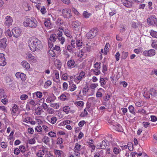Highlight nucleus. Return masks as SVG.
<instances>
[{
	"label": "nucleus",
	"mask_w": 157,
	"mask_h": 157,
	"mask_svg": "<svg viewBox=\"0 0 157 157\" xmlns=\"http://www.w3.org/2000/svg\"><path fill=\"white\" fill-rule=\"evenodd\" d=\"M28 43L30 50L32 52H35L36 49H42L43 47L40 41L34 37L30 38Z\"/></svg>",
	"instance_id": "f257e3e1"
},
{
	"label": "nucleus",
	"mask_w": 157,
	"mask_h": 157,
	"mask_svg": "<svg viewBox=\"0 0 157 157\" xmlns=\"http://www.w3.org/2000/svg\"><path fill=\"white\" fill-rule=\"evenodd\" d=\"M57 35V36L55 34L51 35L49 38V41L54 42L57 38L58 40L60 42V43L62 44H63L65 41V39L64 37L62 36V33L59 31Z\"/></svg>",
	"instance_id": "f03ea898"
},
{
	"label": "nucleus",
	"mask_w": 157,
	"mask_h": 157,
	"mask_svg": "<svg viewBox=\"0 0 157 157\" xmlns=\"http://www.w3.org/2000/svg\"><path fill=\"white\" fill-rule=\"evenodd\" d=\"M37 22L34 18H27L23 22V25L26 27L35 28L37 25Z\"/></svg>",
	"instance_id": "7ed1b4c3"
},
{
	"label": "nucleus",
	"mask_w": 157,
	"mask_h": 157,
	"mask_svg": "<svg viewBox=\"0 0 157 157\" xmlns=\"http://www.w3.org/2000/svg\"><path fill=\"white\" fill-rule=\"evenodd\" d=\"M97 32V30L96 29H92L87 33L86 37L88 39L92 38L96 36Z\"/></svg>",
	"instance_id": "20e7f679"
},
{
	"label": "nucleus",
	"mask_w": 157,
	"mask_h": 157,
	"mask_svg": "<svg viewBox=\"0 0 157 157\" xmlns=\"http://www.w3.org/2000/svg\"><path fill=\"white\" fill-rule=\"evenodd\" d=\"M12 32L13 36L16 37H18L20 36L21 33V30L18 28H13L12 30Z\"/></svg>",
	"instance_id": "39448f33"
},
{
	"label": "nucleus",
	"mask_w": 157,
	"mask_h": 157,
	"mask_svg": "<svg viewBox=\"0 0 157 157\" xmlns=\"http://www.w3.org/2000/svg\"><path fill=\"white\" fill-rule=\"evenodd\" d=\"M62 13L65 17L70 18L71 16V11L68 9H64L63 10Z\"/></svg>",
	"instance_id": "423d86ee"
},
{
	"label": "nucleus",
	"mask_w": 157,
	"mask_h": 157,
	"mask_svg": "<svg viewBox=\"0 0 157 157\" xmlns=\"http://www.w3.org/2000/svg\"><path fill=\"white\" fill-rule=\"evenodd\" d=\"M155 16V15L151 16L149 18L147 19V22L148 24L154 25V22L156 20Z\"/></svg>",
	"instance_id": "0eeeda50"
},
{
	"label": "nucleus",
	"mask_w": 157,
	"mask_h": 157,
	"mask_svg": "<svg viewBox=\"0 0 157 157\" xmlns=\"http://www.w3.org/2000/svg\"><path fill=\"white\" fill-rule=\"evenodd\" d=\"M7 39L4 38L0 40V48L4 49L7 45Z\"/></svg>",
	"instance_id": "6e6552de"
},
{
	"label": "nucleus",
	"mask_w": 157,
	"mask_h": 157,
	"mask_svg": "<svg viewBox=\"0 0 157 157\" xmlns=\"http://www.w3.org/2000/svg\"><path fill=\"white\" fill-rule=\"evenodd\" d=\"M6 63L5 55L3 53H0V66H4Z\"/></svg>",
	"instance_id": "1a4fd4ad"
},
{
	"label": "nucleus",
	"mask_w": 157,
	"mask_h": 157,
	"mask_svg": "<svg viewBox=\"0 0 157 157\" xmlns=\"http://www.w3.org/2000/svg\"><path fill=\"white\" fill-rule=\"evenodd\" d=\"M5 19L6 21L5 24L6 25L9 26L12 25L13 20L11 17L8 16L6 17Z\"/></svg>",
	"instance_id": "9d476101"
},
{
	"label": "nucleus",
	"mask_w": 157,
	"mask_h": 157,
	"mask_svg": "<svg viewBox=\"0 0 157 157\" xmlns=\"http://www.w3.org/2000/svg\"><path fill=\"white\" fill-rule=\"evenodd\" d=\"M123 4L126 7H130L132 5V2L129 0H121Z\"/></svg>",
	"instance_id": "9b49d317"
},
{
	"label": "nucleus",
	"mask_w": 157,
	"mask_h": 157,
	"mask_svg": "<svg viewBox=\"0 0 157 157\" xmlns=\"http://www.w3.org/2000/svg\"><path fill=\"white\" fill-rule=\"evenodd\" d=\"M108 142L106 140L102 141L100 144V148L101 149H105L107 145Z\"/></svg>",
	"instance_id": "f8f14e48"
},
{
	"label": "nucleus",
	"mask_w": 157,
	"mask_h": 157,
	"mask_svg": "<svg viewBox=\"0 0 157 157\" xmlns=\"http://www.w3.org/2000/svg\"><path fill=\"white\" fill-rule=\"evenodd\" d=\"M72 25L73 27L76 29L75 30L77 31H78L80 28L79 24L77 21L73 22Z\"/></svg>",
	"instance_id": "ddd939ff"
},
{
	"label": "nucleus",
	"mask_w": 157,
	"mask_h": 157,
	"mask_svg": "<svg viewBox=\"0 0 157 157\" xmlns=\"http://www.w3.org/2000/svg\"><path fill=\"white\" fill-rule=\"evenodd\" d=\"M114 127L115 128H114L117 131H118L119 132H122V127L119 124H116L115 125H114Z\"/></svg>",
	"instance_id": "4468645a"
},
{
	"label": "nucleus",
	"mask_w": 157,
	"mask_h": 157,
	"mask_svg": "<svg viewBox=\"0 0 157 157\" xmlns=\"http://www.w3.org/2000/svg\"><path fill=\"white\" fill-rule=\"evenodd\" d=\"M22 65L26 69H28L30 68V65L26 61H23L22 62Z\"/></svg>",
	"instance_id": "2eb2a0df"
},
{
	"label": "nucleus",
	"mask_w": 157,
	"mask_h": 157,
	"mask_svg": "<svg viewBox=\"0 0 157 157\" xmlns=\"http://www.w3.org/2000/svg\"><path fill=\"white\" fill-rule=\"evenodd\" d=\"M128 109L130 113L134 115H136V113L134 110V108L132 105H130L128 107Z\"/></svg>",
	"instance_id": "dca6fc26"
},
{
	"label": "nucleus",
	"mask_w": 157,
	"mask_h": 157,
	"mask_svg": "<svg viewBox=\"0 0 157 157\" xmlns=\"http://www.w3.org/2000/svg\"><path fill=\"white\" fill-rule=\"evenodd\" d=\"M74 149L75 152H76L77 151H80L81 149V145L78 143H76L75 144Z\"/></svg>",
	"instance_id": "f3484780"
},
{
	"label": "nucleus",
	"mask_w": 157,
	"mask_h": 157,
	"mask_svg": "<svg viewBox=\"0 0 157 157\" xmlns=\"http://www.w3.org/2000/svg\"><path fill=\"white\" fill-rule=\"evenodd\" d=\"M50 106L52 107H54L55 109H58L59 108V103H52L50 104Z\"/></svg>",
	"instance_id": "a211bd4d"
},
{
	"label": "nucleus",
	"mask_w": 157,
	"mask_h": 157,
	"mask_svg": "<svg viewBox=\"0 0 157 157\" xmlns=\"http://www.w3.org/2000/svg\"><path fill=\"white\" fill-rule=\"evenodd\" d=\"M44 25L47 27H50L51 26V23L50 21L49 20H45L44 22Z\"/></svg>",
	"instance_id": "6ab92c4d"
},
{
	"label": "nucleus",
	"mask_w": 157,
	"mask_h": 157,
	"mask_svg": "<svg viewBox=\"0 0 157 157\" xmlns=\"http://www.w3.org/2000/svg\"><path fill=\"white\" fill-rule=\"evenodd\" d=\"M121 151V149L119 148L114 147L113 148V152L116 155L119 154Z\"/></svg>",
	"instance_id": "aec40b11"
},
{
	"label": "nucleus",
	"mask_w": 157,
	"mask_h": 157,
	"mask_svg": "<svg viewBox=\"0 0 157 157\" xmlns=\"http://www.w3.org/2000/svg\"><path fill=\"white\" fill-rule=\"evenodd\" d=\"M75 62L74 60L72 59L69 60L67 63V66L69 67L73 66L75 64Z\"/></svg>",
	"instance_id": "412c9836"
},
{
	"label": "nucleus",
	"mask_w": 157,
	"mask_h": 157,
	"mask_svg": "<svg viewBox=\"0 0 157 157\" xmlns=\"http://www.w3.org/2000/svg\"><path fill=\"white\" fill-rule=\"evenodd\" d=\"M149 56H152L155 55V50L154 49H150L148 50Z\"/></svg>",
	"instance_id": "4be33fe9"
},
{
	"label": "nucleus",
	"mask_w": 157,
	"mask_h": 157,
	"mask_svg": "<svg viewBox=\"0 0 157 157\" xmlns=\"http://www.w3.org/2000/svg\"><path fill=\"white\" fill-rule=\"evenodd\" d=\"M150 91L151 96H157V92L156 90L153 89H151Z\"/></svg>",
	"instance_id": "5701e85b"
},
{
	"label": "nucleus",
	"mask_w": 157,
	"mask_h": 157,
	"mask_svg": "<svg viewBox=\"0 0 157 157\" xmlns=\"http://www.w3.org/2000/svg\"><path fill=\"white\" fill-rule=\"evenodd\" d=\"M150 34L153 37L157 38V32L151 30L150 32Z\"/></svg>",
	"instance_id": "b1692460"
},
{
	"label": "nucleus",
	"mask_w": 157,
	"mask_h": 157,
	"mask_svg": "<svg viewBox=\"0 0 157 157\" xmlns=\"http://www.w3.org/2000/svg\"><path fill=\"white\" fill-rule=\"evenodd\" d=\"M54 153L56 155H58V157H61V154L63 153V151L58 150H55Z\"/></svg>",
	"instance_id": "393cba45"
},
{
	"label": "nucleus",
	"mask_w": 157,
	"mask_h": 157,
	"mask_svg": "<svg viewBox=\"0 0 157 157\" xmlns=\"http://www.w3.org/2000/svg\"><path fill=\"white\" fill-rule=\"evenodd\" d=\"M28 104L32 108H33V107L36 105L35 101L33 100H31L28 103Z\"/></svg>",
	"instance_id": "a878e982"
},
{
	"label": "nucleus",
	"mask_w": 157,
	"mask_h": 157,
	"mask_svg": "<svg viewBox=\"0 0 157 157\" xmlns=\"http://www.w3.org/2000/svg\"><path fill=\"white\" fill-rule=\"evenodd\" d=\"M50 138L48 137L44 136L42 139L43 141L45 144H47L49 141Z\"/></svg>",
	"instance_id": "bb28decb"
},
{
	"label": "nucleus",
	"mask_w": 157,
	"mask_h": 157,
	"mask_svg": "<svg viewBox=\"0 0 157 157\" xmlns=\"http://www.w3.org/2000/svg\"><path fill=\"white\" fill-rule=\"evenodd\" d=\"M18 110L17 106L16 104H14L12 108V112L14 113H15L17 112Z\"/></svg>",
	"instance_id": "cd10ccee"
},
{
	"label": "nucleus",
	"mask_w": 157,
	"mask_h": 157,
	"mask_svg": "<svg viewBox=\"0 0 157 157\" xmlns=\"http://www.w3.org/2000/svg\"><path fill=\"white\" fill-rule=\"evenodd\" d=\"M144 96L147 98H149L151 97L150 92H144L143 94Z\"/></svg>",
	"instance_id": "c85d7f7f"
},
{
	"label": "nucleus",
	"mask_w": 157,
	"mask_h": 157,
	"mask_svg": "<svg viewBox=\"0 0 157 157\" xmlns=\"http://www.w3.org/2000/svg\"><path fill=\"white\" fill-rule=\"evenodd\" d=\"M83 15V16L86 18H88L91 15V13H88L87 12L85 11L84 12Z\"/></svg>",
	"instance_id": "c756f323"
},
{
	"label": "nucleus",
	"mask_w": 157,
	"mask_h": 157,
	"mask_svg": "<svg viewBox=\"0 0 157 157\" xmlns=\"http://www.w3.org/2000/svg\"><path fill=\"white\" fill-rule=\"evenodd\" d=\"M26 58L27 59H29L30 60L34 59V57L30 53L28 54L26 56Z\"/></svg>",
	"instance_id": "7c9ffc66"
},
{
	"label": "nucleus",
	"mask_w": 157,
	"mask_h": 157,
	"mask_svg": "<svg viewBox=\"0 0 157 157\" xmlns=\"http://www.w3.org/2000/svg\"><path fill=\"white\" fill-rule=\"evenodd\" d=\"M109 45V43H107L105 45L104 51V53L105 55L107 54L108 52L107 50Z\"/></svg>",
	"instance_id": "2f4dec72"
},
{
	"label": "nucleus",
	"mask_w": 157,
	"mask_h": 157,
	"mask_svg": "<svg viewBox=\"0 0 157 157\" xmlns=\"http://www.w3.org/2000/svg\"><path fill=\"white\" fill-rule=\"evenodd\" d=\"M42 112V110L39 107L37 108L36 109V113L37 115H40L41 114Z\"/></svg>",
	"instance_id": "473e14b6"
},
{
	"label": "nucleus",
	"mask_w": 157,
	"mask_h": 157,
	"mask_svg": "<svg viewBox=\"0 0 157 157\" xmlns=\"http://www.w3.org/2000/svg\"><path fill=\"white\" fill-rule=\"evenodd\" d=\"M70 107L68 106L64 107L63 108V111L67 114L70 111Z\"/></svg>",
	"instance_id": "72a5a7b5"
},
{
	"label": "nucleus",
	"mask_w": 157,
	"mask_h": 157,
	"mask_svg": "<svg viewBox=\"0 0 157 157\" xmlns=\"http://www.w3.org/2000/svg\"><path fill=\"white\" fill-rule=\"evenodd\" d=\"M100 82L101 83V86L103 87V86L105 84V82L104 78H100Z\"/></svg>",
	"instance_id": "f704fd0d"
},
{
	"label": "nucleus",
	"mask_w": 157,
	"mask_h": 157,
	"mask_svg": "<svg viewBox=\"0 0 157 157\" xmlns=\"http://www.w3.org/2000/svg\"><path fill=\"white\" fill-rule=\"evenodd\" d=\"M35 129L36 131L37 132H40L42 131V128L40 126H38L35 128Z\"/></svg>",
	"instance_id": "c9c22d12"
},
{
	"label": "nucleus",
	"mask_w": 157,
	"mask_h": 157,
	"mask_svg": "<svg viewBox=\"0 0 157 157\" xmlns=\"http://www.w3.org/2000/svg\"><path fill=\"white\" fill-rule=\"evenodd\" d=\"M48 135L51 137H55L56 136V134L53 132H50L48 133Z\"/></svg>",
	"instance_id": "e433bc0d"
},
{
	"label": "nucleus",
	"mask_w": 157,
	"mask_h": 157,
	"mask_svg": "<svg viewBox=\"0 0 157 157\" xmlns=\"http://www.w3.org/2000/svg\"><path fill=\"white\" fill-rule=\"evenodd\" d=\"M48 53L52 57H54L56 56V54L55 52L52 50H50L48 51Z\"/></svg>",
	"instance_id": "4c0bfd02"
},
{
	"label": "nucleus",
	"mask_w": 157,
	"mask_h": 157,
	"mask_svg": "<svg viewBox=\"0 0 157 157\" xmlns=\"http://www.w3.org/2000/svg\"><path fill=\"white\" fill-rule=\"evenodd\" d=\"M34 94H36V95L37 98H41L42 96V94L41 92L37 91Z\"/></svg>",
	"instance_id": "58836bf2"
},
{
	"label": "nucleus",
	"mask_w": 157,
	"mask_h": 157,
	"mask_svg": "<svg viewBox=\"0 0 157 157\" xmlns=\"http://www.w3.org/2000/svg\"><path fill=\"white\" fill-rule=\"evenodd\" d=\"M47 112L49 114H52L54 113V110L53 109L49 108L47 109Z\"/></svg>",
	"instance_id": "ea45409f"
},
{
	"label": "nucleus",
	"mask_w": 157,
	"mask_h": 157,
	"mask_svg": "<svg viewBox=\"0 0 157 157\" xmlns=\"http://www.w3.org/2000/svg\"><path fill=\"white\" fill-rule=\"evenodd\" d=\"M122 58L124 59H125L128 55V53L127 52H123L122 53Z\"/></svg>",
	"instance_id": "a19ab883"
},
{
	"label": "nucleus",
	"mask_w": 157,
	"mask_h": 157,
	"mask_svg": "<svg viewBox=\"0 0 157 157\" xmlns=\"http://www.w3.org/2000/svg\"><path fill=\"white\" fill-rule=\"evenodd\" d=\"M20 78L22 81H25L26 79V75L23 73H21Z\"/></svg>",
	"instance_id": "79ce46f5"
},
{
	"label": "nucleus",
	"mask_w": 157,
	"mask_h": 157,
	"mask_svg": "<svg viewBox=\"0 0 157 157\" xmlns=\"http://www.w3.org/2000/svg\"><path fill=\"white\" fill-rule=\"evenodd\" d=\"M82 40H78L77 41L76 45L77 47H80L82 46Z\"/></svg>",
	"instance_id": "37998d69"
},
{
	"label": "nucleus",
	"mask_w": 157,
	"mask_h": 157,
	"mask_svg": "<svg viewBox=\"0 0 157 157\" xmlns=\"http://www.w3.org/2000/svg\"><path fill=\"white\" fill-rule=\"evenodd\" d=\"M101 63L97 62L94 64V67L98 69H100L101 67Z\"/></svg>",
	"instance_id": "c03bdc74"
},
{
	"label": "nucleus",
	"mask_w": 157,
	"mask_h": 157,
	"mask_svg": "<svg viewBox=\"0 0 157 157\" xmlns=\"http://www.w3.org/2000/svg\"><path fill=\"white\" fill-rule=\"evenodd\" d=\"M137 113L144 114H146V111L144 109H139L138 110Z\"/></svg>",
	"instance_id": "a18cd8bd"
},
{
	"label": "nucleus",
	"mask_w": 157,
	"mask_h": 157,
	"mask_svg": "<svg viewBox=\"0 0 157 157\" xmlns=\"http://www.w3.org/2000/svg\"><path fill=\"white\" fill-rule=\"evenodd\" d=\"M142 124L145 128H147L150 126V123L147 122H143L142 123Z\"/></svg>",
	"instance_id": "49530a36"
},
{
	"label": "nucleus",
	"mask_w": 157,
	"mask_h": 157,
	"mask_svg": "<svg viewBox=\"0 0 157 157\" xmlns=\"http://www.w3.org/2000/svg\"><path fill=\"white\" fill-rule=\"evenodd\" d=\"M57 119L56 117H53L51 119V122L52 124H55L57 121Z\"/></svg>",
	"instance_id": "de8ad7c7"
},
{
	"label": "nucleus",
	"mask_w": 157,
	"mask_h": 157,
	"mask_svg": "<svg viewBox=\"0 0 157 157\" xmlns=\"http://www.w3.org/2000/svg\"><path fill=\"white\" fill-rule=\"evenodd\" d=\"M28 98V96L26 94H22L20 97L21 99L22 100H25Z\"/></svg>",
	"instance_id": "09e8293b"
},
{
	"label": "nucleus",
	"mask_w": 157,
	"mask_h": 157,
	"mask_svg": "<svg viewBox=\"0 0 157 157\" xmlns=\"http://www.w3.org/2000/svg\"><path fill=\"white\" fill-rule=\"evenodd\" d=\"M19 149L23 153H24L25 151V147L23 145L20 146L19 147Z\"/></svg>",
	"instance_id": "8fccbe9b"
},
{
	"label": "nucleus",
	"mask_w": 157,
	"mask_h": 157,
	"mask_svg": "<svg viewBox=\"0 0 157 157\" xmlns=\"http://www.w3.org/2000/svg\"><path fill=\"white\" fill-rule=\"evenodd\" d=\"M65 33L67 36L69 37L70 38L72 37V36L70 33V31H65Z\"/></svg>",
	"instance_id": "3c124183"
},
{
	"label": "nucleus",
	"mask_w": 157,
	"mask_h": 157,
	"mask_svg": "<svg viewBox=\"0 0 157 157\" xmlns=\"http://www.w3.org/2000/svg\"><path fill=\"white\" fill-rule=\"evenodd\" d=\"M76 88V85L74 84H73L71 86V88L70 89V90L71 91H73L75 90Z\"/></svg>",
	"instance_id": "603ef678"
},
{
	"label": "nucleus",
	"mask_w": 157,
	"mask_h": 157,
	"mask_svg": "<svg viewBox=\"0 0 157 157\" xmlns=\"http://www.w3.org/2000/svg\"><path fill=\"white\" fill-rule=\"evenodd\" d=\"M63 139L62 138H58L57 140V144H61L63 143Z\"/></svg>",
	"instance_id": "864d4df0"
},
{
	"label": "nucleus",
	"mask_w": 157,
	"mask_h": 157,
	"mask_svg": "<svg viewBox=\"0 0 157 157\" xmlns=\"http://www.w3.org/2000/svg\"><path fill=\"white\" fill-rule=\"evenodd\" d=\"M60 99L61 100H65L66 99V96L64 94H62L59 97Z\"/></svg>",
	"instance_id": "5fc2aeb1"
},
{
	"label": "nucleus",
	"mask_w": 157,
	"mask_h": 157,
	"mask_svg": "<svg viewBox=\"0 0 157 157\" xmlns=\"http://www.w3.org/2000/svg\"><path fill=\"white\" fill-rule=\"evenodd\" d=\"M138 25V23L135 22L134 21L132 22V26L133 28H137Z\"/></svg>",
	"instance_id": "6e6d98bb"
},
{
	"label": "nucleus",
	"mask_w": 157,
	"mask_h": 157,
	"mask_svg": "<svg viewBox=\"0 0 157 157\" xmlns=\"http://www.w3.org/2000/svg\"><path fill=\"white\" fill-rule=\"evenodd\" d=\"M151 121L153 122H155L157 121V117L154 116H151Z\"/></svg>",
	"instance_id": "4d7b16f0"
},
{
	"label": "nucleus",
	"mask_w": 157,
	"mask_h": 157,
	"mask_svg": "<svg viewBox=\"0 0 157 157\" xmlns=\"http://www.w3.org/2000/svg\"><path fill=\"white\" fill-rule=\"evenodd\" d=\"M88 86H86V87H84L82 92L86 94V92H88L89 89L88 88Z\"/></svg>",
	"instance_id": "13d9d810"
},
{
	"label": "nucleus",
	"mask_w": 157,
	"mask_h": 157,
	"mask_svg": "<svg viewBox=\"0 0 157 157\" xmlns=\"http://www.w3.org/2000/svg\"><path fill=\"white\" fill-rule=\"evenodd\" d=\"M8 100L6 98L2 99L1 100L2 102L4 105L7 104L8 102Z\"/></svg>",
	"instance_id": "bf43d9fd"
},
{
	"label": "nucleus",
	"mask_w": 157,
	"mask_h": 157,
	"mask_svg": "<svg viewBox=\"0 0 157 157\" xmlns=\"http://www.w3.org/2000/svg\"><path fill=\"white\" fill-rule=\"evenodd\" d=\"M81 77L79 76H77L76 78H74V81L76 82H77L78 81L82 79Z\"/></svg>",
	"instance_id": "052dcab7"
},
{
	"label": "nucleus",
	"mask_w": 157,
	"mask_h": 157,
	"mask_svg": "<svg viewBox=\"0 0 157 157\" xmlns=\"http://www.w3.org/2000/svg\"><path fill=\"white\" fill-rule=\"evenodd\" d=\"M120 56V53H119V52H117L116 53L115 55V58L116 59V61H118L119 60Z\"/></svg>",
	"instance_id": "680f3d73"
},
{
	"label": "nucleus",
	"mask_w": 157,
	"mask_h": 157,
	"mask_svg": "<svg viewBox=\"0 0 157 157\" xmlns=\"http://www.w3.org/2000/svg\"><path fill=\"white\" fill-rule=\"evenodd\" d=\"M1 145L2 147L4 148H6L7 146L6 144L4 142H2L1 143Z\"/></svg>",
	"instance_id": "e2e57ef3"
},
{
	"label": "nucleus",
	"mask_w": 157,
	"mask_h": 157,
	"mask_svg": "<svg viewBox=\"0 0 157 157\" xmlns=\"http://www.w3.org/2000/svg\"><path fill=\"white\" fill-rule=\"evenodd\" d=\"M68 76V75L67 74H63L62 76V78L64 80H66Z\"/></svg>",
	"instance_id": "0e129e2a"
},
{
	"label": "nucleus",
	"mask_w": 157,
	"mask_h": 157,
	"mask_svg": "<svg viewBox=\"0 0 157 157\" xmlns=\"http://www.w3.org/2000/svg\"><path fill=\"white\" fill-rule=\"evenodd\" d=\"M14 153L16 155H18L20 153L19 149L17 148H15L14 150Z\"/></svg>",
	"instance_id": "69168bd1"
},
{
	"label": "nucleus",
	"mask_w": 157,
	"mask_h": 157,
	"mask_svg": "<svg viewBox=\"0 0 157 157\" xmlns=\"http://www.w3.org/2000/svg\"><path fill=\"white\" fill-rule=\"evenodd\" d=\"M54 50L59 51L60 50V47L59 46L56 45L53 48Z\"/></svg>",
	"instance_id": "338daca9"
},
{
	"label": "nucleus",
	"mask_w": 157,
	"mask_h": 157,
	"mask_svg": "<svg viewBox=\"0 0 157 157\" xmlns=\"http://www.w3.org/2000/svg\"><path fill=\"white\" fill-rule=\"evenodd\" d=\"M68 85L65 82H64L63 83V88L64 90H66L67 88Z\"/></svg>",
	"instance_id": "774afa93"
}]
</instances>
